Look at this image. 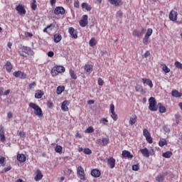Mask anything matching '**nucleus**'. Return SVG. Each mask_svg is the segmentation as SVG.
<instances>
[{
    "mask_svg": "<svg viewBox=\"0 0 182 182\" xmlns=\"http://www.w3.org/2000/svg\"><path fill=\"white\" fill-rule=\"evenodd\" d=\"M29 107L34 110V114L38 116V117H43V112H42V109L38 106L36 103L31 102Z\"/></svg>",
    "mask_w": 182,
    "mask_h": 182,
    "instance_id": "1",
    "label": "nucleus"
},
{
    "mask_svg": "<svg viewBox=\"0 0 182 182\" xmlns=\"http://www.w3.org/2000/svg\"><path fill=\"white\" fill-rule=\"evenodd\" d=\"M149 109L151 112H157V102L156 101V98L151 97L149 100Z\"/></svg>",
    "mask_w": 182,
    "mask_h": 182,
    "instance_id": "2",
    "label": "nucleus"
},
{
    "mask_svg": "<svg viewBox=\"0 0 182 182\" xmlns=\"http://www.w3.org/2000/svg\"><path fill=\"white\" fill-rule=\"evenodd\" d=\"M63 72H65V67L58 65L51 70V75L52 76H58L59 73H63Z\"/></svg>",
    "mask_w": 182,
    "mask_h": 182,
    "instance_id": "3",
    "label": "nucleus"
},
{
    "mask_svg": "<svg viewBox=\"0 0 182 182\" xmlns=\"http://www.w3.org/2000/svg\"><path fill=\"white\" fill-rule=\"evenodd\" d=\"M21 50L22 52L19 51V53L21 56H23V58L27 57L24 53H26V55H33V51L29 47L23 46L21 47Z\"/></svg>",
    "mask_w": 182,
    "mask_h": 182,
    "instance_id": "4",
    "label": "nucleus"
},
{
    "mask_svg": "<svg viewBox=\"0 0 182 182\" xmlns=\"http://www.w3.org/2000/svg\"><path fill=\"white\" fill-rule=\"evenodd\" d=\"M87 18V15H83L82 19L79 21L80 26H82V28H85V26H87V23H89Z\"/></svg>",
    "mask_w": 182,
    "mask_h": 182,
    "instance_id": "5",
    "label": "nucleus"
},
{
    "mask_svg": "<svg viewBox=\"0 0 182 182\" xmlns=\"http://www.w3.org/2000/svg\"><path fill=\"white\" fill-rule=\"evenodd\" d=\"M16 10L20 15H25L26 14V10H25V6L22 4H19L16 7Z\"/></svg>",
    "mask_w": 182,
    "mask_h": 182,
    "instance_id": "6",
    "label": "nucleus"
},
{
    "mask_svg": "<svg viewBox=\"0 0 182 182\" xmlns=\"http://www.w3.org/2000/svg\"><path fill=\"white\" fill-rule=\"evenodd\" d=\"M15 77H20V79H26V74L21 71H16L13 73Z\"/></svg>",
    "mask_w": 182,
    "mask_h": 182,
    "instance_id": "7",
    "label": "nucleus"
},
{
    "mask_svg": "<svg viewBox=\"0 0 182 182\" xmlns=\"http://www.w3.org/2000/svg\"><path fill=\"white\" fill-rule=\"evenodd\" d=\"M178 14L177 13V11L172 10L170 13H169V19L170 21H172L173 22H174L175 21H177V16H178Z\"/></svg>",
    "mask_w": 182,
    "mask_h": 182,
    "instance_id": "8",
    "label": "nucleus"
},
{
    "mask_svg": "<svg viewBox=\"0 0 182 182\" xmlns=\"http://www.w3.org/2000/svg\"><path fill=\"white\" fill-rule=\"evenodd\" d=\"M55 15H65V9L62 6H58L54 10Z\"/></svg>",
    "mask_w": 182,
    "mask_h": 182,
    "instance_id": "9",
    "label": "nucleus"
},
{
    "mask_svg": "<svg viewBox=\"0 0 182 182\" xmlns=\"http://www.w3.org/2000/svg\"><path fill=\"white\" fill-rule=\"evenodd\" d=\"M77 174L80 176V180H86V178L85 177V170H83V168L82 166H79L77 168Z\"/></svg>",
    "mask_w": 182,
    "mask_h": 182,
    "instance_id": "10",
    "label": "nucleus"
},
{
    "mask_svg": "<svg viewBox=\"0 0 182 182\" xmlns=\"http://www.w3.org/2000/svg\"><path fill=\"white\" fill-rule=\"evenodd\" d=\"M109 141H110L109 138H102V139L97 140V143L98 144H100V146H107Z\"/></svg>",
    "mask_w": 182,
    "mask_h": 182,
    "instance_id": "11",
    "label": "nucleus"
},
{
    "mask_svg": "<svg viewBox=\"0 0 182 182\" xmlns=\"http://www.w3.org/2000/svg\"><path fill=\"white\" fill-rule=\"evenodd\" d=\"M70 102H69V101L68 100H65L62 105H61V109L62 110H63V112H69V107H68V106H69Z\"/></svg>",
    "mask_w": 182,
    "mask_h": 182,
    "instance_id": "12",
    "label": "nucleus"
},
{
    "mask_svg": "<svg viewBox=\"0 0 182 182\" xmlns=\"http://www.w3.org/2000/svg\"><path fill=\"white\" fill-rule=\"evenodd\" d=\"M43 177V175L42 174V172L41 171V170L38 169L36 172V176L34 178V180L36 181H39L42 180Z\"/></svg>",
    "mask_w": 182,
    "mask_h": 182,
    "instance_id": "13",
    "label": "nucleus"
},
{
    "mask_svg": "<svg viewBox=\"0 0 182 182\" xmlns=\"http://www.w3.org/2000/svg\"><path fill=\"white\" fill-rule=\"evenodd\" d=\"M107 163L109 166H110V168H114V166H116V159L111 157L107 159Z\"/></svg>",
    "mask_w": 182,
    "mask_h": 182,
    "instance_id": "14",
    "label": "nucleus"
},
{
    "mask_svg": "<svg viewBox=\"0 0 182 182\" xmlns=\"http://www.w3.org/2000/svg\"><path fill=\"white\" fill-rule=\"evenodd\" d=\"M68 32L72 38H74V39H77V33L75 31L74 28H69Z\"/></svg>",
    "mask_w": 182,
    "mask_h": 182,
    "instance_id": "15",
    "label": "nucleus"
},
{
    "mask_svg": "<svg viewBox=\"0 0 182 182\" xmlns=\"http://www.w3.org/2000/svg\"><path fill=\"white\" fill-rule=\"evenodd\" d=\"M111 5H114L115 6H120L123 5V1L122 0H108Z\"/></svg>",
    "mask_w": 182,
    "mask_h": 182,
    "instance_id": "16",
    "label": "nucleus"
},
{
    "mask_svg": "<svg viewBox=\"0 0 182 182\" xmlns=\"http://www.w3.org/2000/svg\"><path fill=\"white\" fill-rule=\"evenodd\" d=\"M141 82L144 83V85H147L149 86V87H153V82H151V80L147 79V78H142Z\"/></svg>",
    "mask_w": 182,
    "mask_h": 182,
    "instance_id": "17",
    "label": "nucleus"
},
{
    "mask_svg": "<svg viewBox=\"0 0 182 182\" xmlns=\"http://www.w3.org/2000/svg\"><path fill=\"white\" fill-rule=\"evenodd\" d=\"M17 160L20 161V163H25L26 161V156L23 154H19L17 155Z\"/></svg>",
    "mask_w": 182,
    "mask_h": 182,
    "instance_id": "18",
    "label": "nucleus"
},
{
    "mask_svg": "<svg viewBox=\"0 0 182 182\" xmlns=\"http://www.w3.org/2000/svg\"><path fill=\"white\" fill-rule=\"evenodd\" d=\"M136 122H137V116L135 114L131 116L129 118V124L134 126V124H136Z\"/></svg>",
    "mask_w": 182,
    "mask_h": 182,
    "instance_id": "19",
    "label": "nucleus"
},
{
    "mask_svg": "<svg viewBox=\"0 0 182 182\" xmlns=\"http://www.w3.org/2000/svg\"><path fill=\"white\" fill-rule=\"evenodd\" d=\"M122 156L123 157H127V159H133V154H132L129 151H126V150L123 151Z\"/></svg>",
    "mask_w": 182,
    "mask_h": 182,
    "instance_id": "20",
    "label": "nucleus"
},
{
    "mask_svg": "<svg viewBox=\"0 0 182 182\" xmlns=\"http://www.w3.org/2000/svg\"><path fill=\"white\" fill-rule=\"evenodd\" d=\"M140 152L143 154L144 157H150V152L147 148L140 149Z\"/></svg>",
    "mask_w": 182,
    "mask_h": 182,
    "instance_id": "21",
    "label": "nucleus"
},
{
    "mask_svg": "<svg viewBox=\"0 0 182 182\" xmlns=\"http://www.w3.org/2000/svg\"><path fill=\"white\" fill-rule=\"evenodd\" d=\"M91 176H92V177H95V178L100 177V171L98 169H93L91 171Z\"/></svg>",
    "mask_w": 182,
    "mask_h": 182,
    "instance_id": "22",
    "label": "nucleus"
},
{
    "mask_svg": "<svg viewBox=\"0 0 182 182\" xmlns=\"http://www.w3.org/2000/svg\"><path fill=\"white\" fill-rule=\"evenodd\" d=\"M171 96H172L173 97H181L182 93H181V92H179L177 90H173L171 92Z\"/></svg>",
    "mask_w": 182,
    "mask_h": 182,
    "instance_id": "23",
    "label": "nucleus"
},
{
    "mask_svg": "<svg viewBox=\"0 0 182 182\" xmlns=\"http://www.w3.org/2000/svg\"><path fill=\"white\" fill-rule=\"evenodd\" d=\"M60 41H62V36L60 34H55L54 42H55V43H59Z\"/></svg>",
    "mask_w": 182,
    "mask_h": 182,
    "instance_id": "24",
    "label": "nucleus"
},
{
    "mask_svg": "<svg viewBox=\"0 0 182 182\" xmlns=\"http://www.w3.org/2000/svg\"><path fill=\"white\" fill-rule=\"evenodd\" d=\"M157 107H159V112L161 113H166V112H167L166 107L163 106V105H161V103H160V102L158 103Z\"/></svg>",
    "mask_w": 182,
    "mask_h": 182,
    "instance_id": "25",
    "label": "nucleus"
},
{
    "mask_svg": "<svg viewBox=\"0 0 182 182\" xmlns=\"http://www.w3.org/2000/svg\"><path fill=\"white\" fill-rule=\"evenodd\" d=\"M81 6L82 9H86V11H92V7L87 3H82Z\"/></svg>",
    "mask_w": 182,
    "mask_h": 182,
    "instance_id": "26",
    "label": "nucleus"
},
{
    "mask_svg": "<svg viewBox=\"0 0 182 182\" xmlns=\"http://www.w3.org/2000/svg\"><path fill=\"white\" fill-rule=\"evenodd\" d=\"M42 96H43V92L41 90H37L35 94L36 99H42Z\"/></svg>",
    "mask_w": 182,
    "mask_h": 182,
    "instance_id": "27",
    "label": "nucleus"
},
{
    "mask_svg": "<svg viewBox=\"0 0 182 182\" xmlns=\"http://www.w3.org/2000/svg\"><path fill=\"white\" fill-rule=\"evenodd\" d=\"M135 90L136 92H140V93H141L142 95H145L146 93L145 90L143 89V87L141 86L136 85L135 87Z\"/></svg>",
    "mask_w": 182,
    "mask_h": 182,
    "instance_id": "28",
    "label": "nucleus"
},
{
    "mask_svg": "<svg viewBox=\"0 0 182 182\" xmlns=\"http://www.w3.org/2000/svg\"><path fill=\"white\" fill-rule=\"evenodd\" d=\"M162 156L165 159H170V157H171V156H173V152L168 151L166 152L163 153Z\"/></svg>",
    "mask_w": 182,
    "mask_h": 182,
    "instance_id": "29",
    "label": "nucleus"
},
{
    "mask_svg": "<svg viewBox=\"0 0 182 182\" xmlns=\"http://www.w3.org/2000/svg\"><path fill=\"white\" fill-rule=\"evenodd\" d=\"M65 90V86L60 85L57 87L56 93L57 95H61L62 92Z\"/></svg>",
    "mask_w": 182,
    "mask_h": 182,
    "instance_id": "30",
    "label": "nucleus"
},
{
    "mask_svg": "<svg viewBox=\"0 0 182 182\" xmlns=\"http://www.w3.org/2000/svg\"><path fill=\"white\" fill-rule=\"evenodd\" d=\"M6 69L7 70V72H11L12 70V64L11 63V62L7 61L6 64Z\"/></svg>",
    "mask_w": 182,
    "mask_h": 182,
    "instance_id": "31",
    "label": "nucleus"
},
{
    "mask_svg": "<svg viewBox=\"0 0 182 182\" xmlns=\"http://www.w3.org/2000/svg\"><path fill=\"white\" fill-rule=\"evenodd\" d=\"M70 75L71 76V78L74 79V80H76V79H77V76L76 75L73 70H70Z\"/></svg>",
    "mask_w": 182,
    "mask_h": 182,
    "instance_id": "32",
    "label": "nucleus"
},
{
    "mask_svg": "<svg viewBox=\"0 0 182 182\" xmlns=\"http://www.w3.org/2000/svg\"><path fill=\"white\" fill-rule=\"evenodd\" d=\"M100 123L101 124H103L104 126H107V123H109V121L106 118H102L100 120Z\"/></svg>",
    "mask_w": 182,
    "mask_h": 182,
    "instance_id": "33",
    "label": "nucleus"
},
{
    "mask_svg": "<svg viewBox=\"0 0 182 182\" xmlns=\"http://www.w3.org/2000/svg\"><path fill=\"white\" fill-rule=\"evenodd\" d=\"M84 69L85 72H90L91 70H92L93 68L90 65H85Z\"/></svg>",
    "mask_w": 182,
    "mask_h": 182,
    "instance_id": "34",
    "label": "nucleus"
},
{
    "mask_svg": "<svg viewBox=\"0 0 182 182\" xmlns=\"http://www.w3.org/2000/svg\"><path fill=\"white\" fill-rule=\"evenodd\" d=\"M156 181L159 182H163L164 180V176L163 175H159L156 178Z\"/></svg>",
    "mask_w": 182,
    "mask_h": 182,
    "instance_id": "35",
    "label": "nucleus"
},
{
    "mask_svg": "<svg viewBox=\"0 0 182 182\" xmlns=\"http://www.w3.org/2000/svg\"><path fill=\"white\" fill-rule=\"evenodd\" d=\"M149 38H150V36L145 35L144 39H143V43L144 45H148L149 43Z\"/></svg>",
    "mask_w": 182,
    "mask_h": 182,
    "instance_id": "36",
    "label": "nucleus"
},
{
    "mask_svg": "<svg viewBox=\"0 0 182 182\" xmlns=\"http://www.w3.org/2000/svg\"><path fill=\"white\" fill-rule=\"evenodd\" d=\"M159 145L160 146V147L167 146V141H166L165 139H164L163 141H159Z\"/></svg>",
    "mask_w": 182,
    "mask_h": 182,
    "instance_id": "37",
    "label": "nucleus"
},
{
    "mask_svg": "<svg viewBox=\"0 0 182 182\" xmlns=\"http://www.w3.org/2000/svg\"><path fill=\"white\" fill-rule=\"evenodd\" d=\"M89 43H90V46H95L96 40L95 39V38H91Z\"/></svg>",
    "mask_w": 182,
    "mask_h": 182,
    "instance_id": "38",
    "label": "nucleus"
},
{
    "mask_svg": "<svg viewBox=\"0 0 182 182\" xmlns=\"http://www.w3.org/2000/svg\"><path fill=\"white\" fill-rule=\"evenodd\" d=\"M56 153H62V146L60 145H57L55 148Z\"/></svg>",
    "mask_w": 182,
    "mask_h": 182,
    "instance_id": "39",
    "label": "nucleus"
},
{
    "mask_svg": "<svg viewBox=\"0 0 182 182\" xmlns=\"http://www.w3.org/2000/svg\"><path fill=\"white\" fill-rule=\"evenodd\" d=\"M175 66L178 69H181V70H182V64H181V63H180L178 61L175 62Z\"/></svg>",
    "mask_w": 182,
    "mask_h": 182,
    "instance_id": "40",
    "label": "nucleus"
},
{
    "mask_svg": "<svg viewBox=\"0 0 182 182\" xmlns=\"http://www.w3.org/2000/svg\"><path fill=\"white\" fill-rule=\"evenodd\" d=\"M133 36H137L138 38H140V32H139V31L137 30H134L133 33H132Z\"/></svg>",
    "mask_w": 182,
    "mask_h": 182,
    "instance_id": "41",
    "label": "nucleus"
},
{
    "mask_svg": "<svg viewBox=\"0 0 182 182\" xmlns=\"http://www.w3.org/2000/svg\"><path fill=\"white\" fill-rule=\"evenodd\" d=\"M93 132H95V129L92 127H90L85 130V133H93Z\"/></svg>",
    "mask_w": 182,
    "mask_h": 182,
    "instance_id": "42",
    "label": "nucleus"
},
{
    "mask_svg": "<svg viewBox=\"0 0 182 182\" xmlns=\"http://www.w3.org/2000/svg\"><path fill=\"white\" fill-rule=\"evenodd\" d=\"M162 70L165 73H168L170 72V68H167V65H164L162 68Z\"/></svg>",
    "mask_w": 182,
    "mask_h": 182,
    "instance_id": "43",
    "label": "nucleus"
},
{
    "mask_svg": "<svg viewBox=\"0 0 182 182\" xmlns=\"http://www.w3.org/2000/svg\"><path fill=\"white\" fill-rule=\"evenodd\" d=\"M144 133V137H149V136L150 135V132H149V131L146 129H144L143 131Z\"/></svg>",
    "mask_w": 182,
    "mask_h": 182,
    "instance_id": "44",
    "label": "nucleus"
},
{
    "mask_svg": "<svg viewBox=\"0 0 182 182\" xmlns=\"http://www.w3.org/2000/svg\"><path fill=\"white\" fill-rule=\"evenodd\" d=\"M17 134L18 136H19L20 137H22L23 139H25L26 136H25V132H17Z\"/></svg>",
    "mask_w": 182,
    "mask_h": 182,
    "instance_id": "45",
    "label": "nucleus"
},
{
    "mask_svg": "<svg viewBox=\"0 0 182 182\" xmlns=\"http://www.w3.org/2000/svg\"><path fill=\"white\" fill-rule=\"evenodd\" d=\"M111 113H112V115H111L112 119H113V120L116 122L117 120V114H116L114 112Z\"/></svg>",
    "mask_w": 182,
    "mask_h": 182,
    "instance_id": "46",
    "label": "nucleus"
},
{
    "mask_svg": "<svg viewBox=\"0 0 182 182\" xmlns=\"http://www.w3.org/2000/svg\"><path fill=\"white\" fill-rule=\"evenodd\" d=\"M146 141H148L149 144H151V143H153V138H151V135L146 136Z\"/></svg>",
    "mask_w": 182,
    "mask_h": 182,
    "instance_id": "47",
    "label": "nucleus"
},
{
    "mask_svg": "<svg viewBox=\"0 0 182 182\" xmlns=\"http://www.w3.org/2000/svg\"><path fill=\"white\" fill-rule=\"evenodd\" d=\"M132 170L134 171H139V170H140V166H139V165H133Z\"/></svg>",
    "mask_w": 182,
    "mask_h": 182,
    "instance_id": "48",
    "label": "nucleus"
},
{
    "mask_svg": "<svg viewBox=\"0 0 182 182\" xmlns=\"http://www.w3.org/2000/svg\"><path fill=\"white\" fill-rule=\"evenodd\" d=\"M163 129H164V132H166V133H170V128H168V126H167V125H164V127H163Z\"/></svg>",
    "mask_w": 182,
    "mask_h": 182,
    "instance_id": "49",
    "label": "nucleus"
},
{
    "mask_svg": "<svg viewBox=\"0 0 182 182\" xmlns=\"http://www.w3.org/2000/svg\"><path fill=\"white\" fill-rule=\"evenodd\" d=\"M85 154H92V150H90L89 148H85L84 149Z\"/></svg>",
    "mask_w": 182,
    "mask_h": 182,
    "instance_id": "50",
    "label": "nucleus"
},
{
    "mask_svg": "<svg viewBox=\"0 0 182 182\" xmlns=\"http://www.w3.org/2000/svg\"><path fill=\"white\" fill-rule=\"evenodd\" d=\"M151 33H153V29L148 28L146 33V36H151Z\"/></svg>",
    "mask_w": 182,
    "mask_h": 182,
    "instance_id": "51",
    "label": "nucleus"
},
{
    "mask_svg": "<svg viewBox=\"0 0 182 182\" xmlns=\"http://www.w3.org/2000/svg\"><path fill=\"white\" fill-rule=\"evenodd\" d=\"M36 86V82H33L29 84V89H33Z\"/></svg>",
    "mask_w": 182,
    "mask_h": 182,
    "instance_id": "52",
    "label": "nucleus"
},
{
    "mask_svg": "<svg viewBox=\"0 0 182 182\" xmlns=\"http://www.w3.org/2000/svg\"><path fill=\"white\" fill-rule=\"evenodd\" d=\"M98 85L100 86H103V85H105V81H103L102 78H99L98 79Z\"/></svg>",
    "mask_w": 182,
    "mask_h": 182,
    "instance_id": "53",
    "label": "nucleus"
},
{
    "mask_svg": "<svg viewBox=\"0 0 182 182\" xmlns=\"http://www.w3.org/2000/svg\"><path fill=\"white\" fill-rule=\"evenodd\" d=\"M117 16H118L119 18H123V12L122 11H117Z\"/></svg>",
    "mask_w": 182,
    "mask_h": 182,
    "instance_id": "54",
    "label": "nucleus"
},
{
    "mask_svg": "<svg viewBox=\"0 0 182 182\" xmlns=\"http://www.w3.org/2000/svg\"><path fill=\"white\" fill-rule=\"evenodd\" d=\"M177 23H179V25L180 24L182 25V14L179 15V17H178V21H177Z\"/></svg>",
    "mask_w": 182,
    "mask_h": 182,
    "instance_id": "55",
    "label": "nucleus"
},
{
    "mask_svg": "<svg viewBox=\"0 0 182 182\" xmlns=\"http://www.w3.org/2000/svg\"><path fill=\"white\" fill-rule=\"evenodd\" d=\"M37 5L36 3H32L31 4V9H33V11H36V8H37Z\"/></svg>",
    "mask_w": 182,
    "mask_h": 182,
    "instance_id": "56",
    "label": "nucleus"
},
{
    "mask_svg": "<svg viewBox=\"0 0 182 182\" xmlns=\"http://www.w3.org/2000/svg\"><path fill=\"white\" fill-rule=\"evenodd\" d=\"M47 106L49 109H50V107L53 106V103L52 102V101L49 100L47 103Z\"/></svg>",
    "mask_w": 182,
    "mask_h": 182,
    "instance_id": "57",
    "label": "nucleus"
},
{
    "mask_svg": "<svg viewBox=\"0 0 182 182\" xmlns=\"http://www.w3.org/2000/svg\"><path fill=\"white\" fill-rule=\"evenodd\" d=\"M144 33H146V28H142L141 30V32H139V35H140V36H143L144 35Z\"/></svg>",
    "mask_w": 182,
    "mask_h": 182,
    "instance_id": "58",
    "label": "nucleus"
},
{
    "mask_svg": "<svg viewBox=\"0 0 182 182\" xmlns=\"http://www.w3.org/2000/svg\"><path fill=\"white\" fill-rule=\"evenodd\" d=\"M5 163V157L1 156L0 157V164H4Z\"/></svg>",
    "mask_w": 182,
    "mask_h": 182,
    "instance_id": "59",
    "label": "nucleus"
},
{
    "mask_svg": "<svg viewBox=\"0 0 182 182\" xmlns=\"http://www.w3.org/2000/svg\"><path fill=\"white\" fill-rule=\"evenodd\" d=\"M110 111H111V113L114 112V105L113 104L110 105Z\"/></svg>",
    "mask_w": 182,
    "mask_h": 182,
    "instance_id": "60",
    "label": "nucleus"
},
{
    "mask_svg": "<svg viewBox=\"0 0 182 182\" xmlns=\"http://www.w3.org/2000/svg\"><path fill=\"white\" fill-rule=\"evenodd\" d=\"M53 55H55V53L53 51H49L48 53V56H49V58H53Z\"/></svg>",
    "mask_w": 182,
    "mask_h": 182,
    "instance_id": "61",
    "label": "nucleus"
},
{
    "mask_svg": "<svg viewBox=\"0 0 182 182\" xmlns=\"http://www.w3.org/2000/svg\"><path fill=\"white\" fill-rule=\"evenodd\" d=\"M12 168L11 166H9L7 168H4L3 171H4V173H6L7 171H9V170H11Z\"/></svg>",
    "mask_w": 182,
    "mask_h": 182,
    "instance_id": "62",
    "label": "nucleus"
},
{
    "mask_svg": "<svg viewBox=\"0 0 182 182\" xmlns=\"http://www.w3.org/2000/svg\"><path fill=\"white\" fill-rule=\"evenodd\" d=\"M0 140L4 143L5 141V135H0Z\"/></svg>",
    "mask_w": 182,
    "mask_h": 182,
    "instance_id": "63",
    "label": "nucleus"
},
{
    "mask_svg": "<svg viewBox=\"0 0 182 182\" xmlns=\"http://www.w3.org/2000/svg\"><path fill=\"white\" fill-rule=\"evenodd\" d=\"M149 56H150V52L146 51V52L144 54V58H149Z\"/></svg>",
    "mask_w": 182,
    "mask_h": 182,
    "instance_id": "64",
    "label": "nucleus"
}]
</instances>
